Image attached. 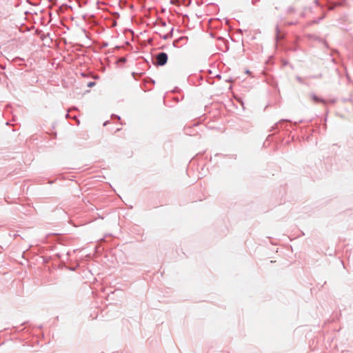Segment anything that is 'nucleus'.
I'll list each match as a JSON object with an SVG mask.
<instances>
[{
  "instance_id": "obj_1",
  "label": "nucleus",
  "mask_w": 353,
  "mask_h": 353,
  "mask_svg": "<svg viewBox=\"0 0 353 353\" xmlns=\"http://www.w3.org/2000/svg\"><path fill=\"white\" fill-rule=\"evenodd\" d=\"M168 57L167 53L161 52L158 53L155 57L154 65L158 66H163L168 62Z\"/></svg>"
},
{
  "instance_id": "obj_2",
  "label": "nucleus",
  "mask_w": 353,
  "mask_h": 353,
  "mask_svg": "<svg viewBox=\"0 0 353 353\" xmlns=\"http://www.w3.org/2000/svg\"><path fill=\"white\" fill-rule=\"evenodd\" d=\"M187 40H188V37H181L178 38L177 39H175L173 41L172 46L174 48L181 47L182 46H183L184 44L186 43Z\"/></svg>"
},
{
  "instance_id": "obj_3",
  "label": "nucleus",
  "mask_w": 353,
  "mask_h": 353,
  "mask_svg": "<svg viewBox=\"0 0 353 353\" xmlns=\"http://www.w3.org/2000/svg\"><path fill=\"white\" fill-rule=\"evenodd\" d=\"M312 99L316 103H325V101L323 99L319 98L318 96H316L315 94H311Z\"/></svg>"
},
{
  "instance_id": "obj_4",
  "label": "nucleus",
  "mask_w": 353,
  "mask_h": 353,
  "mask_svg": "<svg viewBox=\"0 0 353 353\" xmlns=\"http://www.w3.org/2000/svg\"><path fill=\"white\" fill-rule=\"evenodd\" d=\"M290 122V120H287V119H281L278 123H275L274 125L272 127V130H275V129H277L279 128V125L283 123V122Z\"/></svg>"
},
{
  "instance_id": "obj_5",
  "label": "nucleus",
  "mask_w": 353,
  "mask_h": 353,
  "mask_svg": "<svg viewBox=\"0 0 353 353\" xmlns=\"http://www.w3.org/2000/svg\"><path fill=\"white\" fill-rule=\"evenodd\" d=\"M341 3H332L330 4L329 6H328V9L330 10H333L335 9V8L338 6H340Z\"/></svg>"
},
{
  "instance_id": "obj_6",
  "label": "nucleus",
  "mask_w": 353,
  "mask_h": 353,
  "mask_svg": "<svg viewBox=\"0 0 353 353\" xmlns=\"http://www.w3.org/2000/svg\"><path fill=\"white\" fill-rule=\"evenodd\" d=\"M286 12H287L288 14H292V13H294V12H295V9H294V7H292V6L288 7V8H287V10H286Z\"/></svg>"
},
{
  "instance_id": "obj_7",
  "label": "nucleus",
  "mask_w": 353,
  "mask_h": 353,
  "mask_svg": "<svg viewBox=\"0 0 353 353\" xmlns=\"http://www.w3.org/2000/svg\"><path fill=\"white\" fill-rule=\"evenodd\" d=\"M96 83L94 81H90L88 83V87L92 88L95 85Z\"/></svg>"
},
{
  "instance_id": "obj_8",
  "label": "nucleus",
  "mask_w": 353,
  "mask_h": 353,
  "mask_svg": "<svg viewBox=\"0 0 353 353\" xmlns=\"http://www.w3.org/2000/svg\"><path fill=\"white\" fill-rule=\"evenodd\" d=\"M276 39H280V36H279V28L278 26H276Z\"/></svg>"
},
{
  "instance_id": "obj_9",
  "label": "nucleus",
  "mask_w": 353,
  "mask_h": 353,
  "mask_svg": "<svg viewBox=\"0 0 353 353\" xmlns=\"http://www.w3.org/2000/svg\"><path fill=\"white\" fill-rule=\"evenodd\" d=\"M160 37H161L163 39H164V40H167V39H170V37L168 36V34H164V35H163V36L160 35Z\"/></svg>"
},
{
  "instance_id": "obj_10",
  "label": "nucleus",
  "mask_w": 353,
  "mask_h": 353,
  "mask_svg": "<svg viewBox=\"0 0 353 353\" xmlns=\"http://www.w3.org/2000/svg\"><path fill=\"white\" fill-rule=\"evenodd\" d=\"M173 30H174V28H172L170 31L168 33V36L170 37V38H171L173 35Z\"/></svg>"
},
{
  "instance_id": "obj_11",
  "label": "nucleus",
  "mask_w": 353,
  "mask_h": 353,
  "mask_svg": "<svg viewBox=\"0 0 353 353\" xmlns=\"http://www.w3.org/2000/svg\"><path fill=\"white\" fill-rule=\"evenodd\" d=\"M159 23L163 27H165L166 26V22L165 21H163V20H161Z\"/></svg>"
},
{
  "instance_id": "obj_12",
  "label": "nucleus",
  "mask_w": 353,
  "mask_h": 353,
  "mask_svg": "<svg viewBox=\"0 0 353 353\" xmlns=\"http://www.w3.org/2000/svg\"><path fill=\"white\" fill-rule=\"evenodd\" d=\"M112 118H117V119L120 120L121 119V117L117 114H112L111 116Z\"/></svg>"
},
{
  "instance_id": "obj_13",
  "label": "nucleus",
  "mask_w": 353,
  "mask_h": 353,
  "mask_svg": "<svg viewBox=\"0 0 353 353\" xmlns=\"http://www.w3.org/2000/svg\"><path fill=\"white\" fill-rule=\"evenodd\" d=\"M314 3H315L316 6H320L319 0H315V1H314Z\"/></svg>"
},
{
  "instance_id": "obj_14",
  "label": "nucleus",
  "mask_w": 353,
  "mask_h": 353,
  "mask_svg": "<svg viewBox=\"0 0 353 353\" xmlns=\"http://www.w3.org/2000/svg\"><path fill=\"white\" fill-rule=\"evenodd\" d=\"M325 17V16H323V17H321L317 21H316L315 22H319L320 21L321 19H323V18Z\"/></svg>"
},
{
  "instance_id": "obj_15",
  "label": "nucleus",
  "mask_w": 353,
  "mask_h": 353,
  "mask_svg": "<svg viewBox=\"0 0 353 353\" xmlns=\"http://www.w3.org/2000/svg\"><path fill=\"white\" fill-rule=\"evenodd\" d=\"M325 17V16H323V17H321L317 21H316L315 22H319L320 21L321 19H323V18Z\"/></svg>"
},
{
  "instance_id": "obj_16",
  "label": "nucleus",
  "mask_w": 353,
  "mask_h": 353,
  "mask_svg": "<svg viewBox=\"0 0 353 353\" xmlns=\"http://www.w3.org/2000/svg\"><path fill=\"white\" fill-rule=\"evenodd\" d=\"M325 17V16H323V17H321L317 21H316L315 22H319L320 21L321 19H323V18Z\"/></svg>"
},
{
  "instance_id": "obj_17",
  "label": "nucleus",
  "mask_w": 353,
  "mask_h": 353,
  "mask_svg": "<svg viewBox=\"0 0 353 353\" xmlns=\"http://www.w3.org/2000/svg\"><path fill=\"white\" fill-rule=\"evenodd\" d=\"M325 17V16H323V17H321L317 21H316L315 22H319L320 21L321 19H323V18Z\"/></svg>"
},
{
  "instance_id": "obj_18",
  "label": "nucleus",
  "mask_w": 353,
  "mask_h": 353,
  "mask_svg": "<svg viewBox=\"0 0 353 353\" xmlns=\"http://www.w3.org/2000/svg\"><path fill=\"white\" fill-rule=\"evenodd\" d=\"M296 79L297 81H299V82H302V79L300 77H296Z\"/></svg>"
},
{
  "instance_id": "obj_19",
  "label": "nucleus",
  "mask_w": 353,
  "mask_h": 353,
  "mask_svg": "<svg viewBox=\"0 0 353 353\" xmlns=\"http://www.w3.org/2000/svg\"><path fill=\"white\" fill-rule=\"evenodd\" d=\"M296 22H293V21H292V22H289V23H288V25H294V24H296Z\"/></svg>"
},
{
  "instance_id": "obj_20",
  "label": "nucleus",
  "mask_w": 353,
  "mask_h": 353,
  "mask_svg": "<svg viewBox=\"0 0 353 353\" xmlns=\"http://www.w3.org/2000/svg\"><path fill=\"white\" fill-rule=\"evenodd\" d=\"M108 123H109V121H106L104 122L103 125H106Z\"/></svg>"
},
{
  "instance_id": "obj_21",
  "label": "nucleus",
  "mask_w": 353,
  "mask_h": 353,
  "mask_svg": "<svg viewBox=\"0 0 353 353\" xmlns=\"http://www.w3.org/2000/svg\"><path fill=\"white\" fill-rule=\"evenodd\" d=\"M112 26H117V22H116V21H114V22H113V24H112Z\"/></svg>"
},
{
  "instance_id": "obj_22",
  "label": "nucleus",
  "mask_w": 353,
  "mask_h": 353,
  "mask_svg": "<svg viewBox=\"0 0 353 353\" xmlns=\"http://www.w3.org/2000/svg\"><path fill=\"white\" fill-rule=\"evenodd\" d=\"M65 117H66V118H68V117H69V114H68V112L65 114Z\"/></svg>"
}]
</instances>
